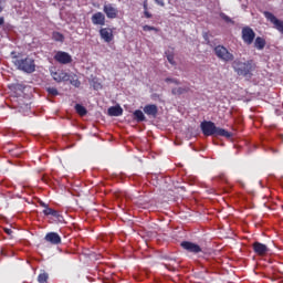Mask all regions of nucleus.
I'll list each match as a JSON object with an SVG mask.
<instances>
[{"label": "nucleus", "instance_id": "nucleus-24", "mask_svg": "<svg viewBox=\"0 0 283 283\" xmlns=\"http://www.w3.org/2000/svg\"><path fill=\"white\" fill-rule=\"evenodd\" d=\"M69 81L74 87H81V81H78V77L76 75H70Z\"/></svg>", "mask_w": 283, "mask_h": 283}, {"label": "nucleus", "instance_id": "nucleus-37", "mask_svg": "<svg viewBox=\"0 0 283 283\" xmlns=\"http://www.w3.org/2000/svg\"><path fill=\"white\" fill-rule=\"evenodd\" d=\"M3 23H6V20L3 19V17H0V25H3Z\"/></svg>", "mask_w": 283, "mask_h": 283}, {"label": "nucleus", "instance_id": "nucleus-26", "mask_svg": "<svg viewBox=\"0 0 283 283\" xmlns=\"http://www.w3.org/2000/svg\"><path fill=\"white\" fill-rule=\"evenodd\" d=\"M143 30H144V32H158V29L156 28V27H151V25H144L143 27Z\"/></svg>", "mask_w": 283, "mask_h": 283}, {"label": "nucleus", "instance_id": "nucleus-11", "mask_svg": "<svg viewBox=\"0 0 283 283\" xmlns=\"http://www.w3.org/2000/svg\"><path fill=\"white\" fill-rule=\"evenodd\" d=\"M252 249H253L254 253L256 255H259L260 258H264V255H266V253H269V247L264 243H261L260 241H255L252 244Z\"/></svg>", "mask_w": 283, "mask_h": 283}, {"label": "nucleus", "instance_id": "nucleus-2", "mask_svg": "<svg viewBox=\"0 0 283 283\" xmlns=\"http://www.w3.org/2000/svg\"><path fill=\"white\" fill-rule=\"evenodd\" d=\"M11 59L13 65L17 70H20V72H24L25 74H34V72H36V63L34 62V59L30 56L23 57L21 53L17 54L15 51L11 52Z\"/></svg>", "mask_w": 283, "mask_h": 283}, {"label": "nucleus", "instance_id": "nucleus-10", "mask_svg": "<svg viewBox=\"0 0 283 283\" xmlns=\"http://www.w3.org/2000/svg\"><path fill=\"white\" fill-rule=\"evenodd\" d=\"M265 19H268V21H271L274 25V28H276L281 34H283V21L277 19L273 13L265 11L263 12Z\"/></svg>", "mask_w": 283, "mask_h": 283}, {"label": "nucleus", "instance_id": "nucleus-4", "mask_svg": "<svg viewBox=\"0 0 283 283\" xmlns=\"http://www.w3.org/2000/svg\"><path fill=\"white\" fill-rule=\"evenodd\" d=\"M201 132L203 136H222L223 138H231L232 136L227 129L217 127L213 122H202Z\"/></svg>", "mask_w": 283, "mask_h": 283}, {"label": "nucleus", "instance_id": "nucleus-15", "mask_svg": "<svg viewBox=\"0 0 283 283\" xmlns=\"http://www.w3.org/2000/svg\"><path fill=\"white\" fill-rule=\"evenodd\" d=\"M91 21L93 25H105V15L98 11L92 15Z\"/></svg>", "mask_w": 283, "mask_h": 283}, {"label": "nucleus", "instance_id": "nucleus-30", "mask_svg": "<svg viewBox=\"0 0 283 283\" xmlns=\"http://www.w3.org/2000/svg\"><path fill=\"white\" fill-rule=\"evenodd\" d=\"M167 61L170 63V65H176V61H174V53L167 54Z\"/></svg>", "mask_w": 283, "mask_h": 283}, {"label": "nucleus", "instance_id": "nucleus-8", "mask_svg": "<svg viewBox=\"0 0 283 283\" xmlns=\"http://www.w3.org/2000/svg\"><path fill=\"white\" fill-rule=\"evenodd\" d=\"M54 61L61 63V65H67L72 63V55L65 51H57L54 55Z\"/></svg>", "mask_w": 283, "mask_h": 283}, {"label": "nucleus", "instance_id": "nucleus-21", "mask_svg": "<svg viewBox=\"0 0 283 283\" xmlns=\"http://www.w3.org/2000/svg\"><path fill=\"white\" fill-rule=\"evenodd\" d=\"M44 216H52L53 218H61L59 211L50 208L49 206L43 210Z\"/></svg>", "mask_w": 283, "mask_h": 283}, {"label": "nucleus", "instance_id": "nucleus-36", "mask_svg": "<svg viewBox=\"0 0 283 283\" xmlns=\"http://www.w3.org/2000/svg\"><path fill=\"white\" fill-rule=\"evenodd\" d=\"M148 10V4H147V0L144 1V11Z\"/></svg>", "mask_w": 283, "mask_h": 283}, {"label": "nucleus", "instance_id": "nucleus-34", "mask_svg": "<svg viewBox=\"0 0 283 283\" xmlns=\"http://www.w3.org/2000/svg\"><path fill=\"white\" fill-rule=\"evenodd\" d=\"M146 19H151V13L148 10L144 11Z\"/></svg>", "mask_w": 283, "mask_h": 283}, {"label": "nucleus", "instance_id": "nucleus-38", "mask_svg": "<svg viewBox=\"0 0 283 283\" xmlns=\"http://www.w3.org/2000/svg\"><path fill=\"white\" fill-rule=\"evenodd\" d=\"M0 12H3V7L0 6Z\"/></svg>", "mask_w": 283, "mask_h": 283}, {"label": "nucleus", "instance_id": "nucleus-14", "mask_svg": "<svg viewBox=\"0 0 283 283\" xmlns=\"http://www.w3.org/2000/svg\"><path fill=\"white\" fill-rule=\"evenodd\" d=\"M45 242H49L50 244H61V235L56 232H49L44 237Z\"/></svg>", "mask_w": 283, "mask_h": 283}, {"label": "nucleus", "instance_id": "nucleus-35", "mask_svg": "<svg viewBox=\"0 0 283 283\" xmlns=\"http://www.w3.org/2000/svg\"><path fill=\"white\" fill-rule=\"evenodd\" d=\"M40 207H43L44 209H48V205L43 201H40Z\"/></svg>", "mask_w": 283, "mask_h": 283}, {"label": "nucleus", "instance_id": "nucleus-22", "mask_svg": "<svg viewBox=\"0 0 283 283\" xmlns=\"http://www.w3.org/2000/svg\"><path fill=\"white\" fill-rule=\"evenodd\" d=\"M75 112L78 116H87V108L81 104L75 105Z\"/></svg>", "mask_w": 283, "mask_h": 283}, {"label": "nucleus", "instance_id": "nucleus-18", "mask_svg": "<svg viewBox=\"0 0 283 283\" xmlns=\"http://www.w3.org/2000/svg\"><path fill=\"white\" fill-rule=\"evenodd\" d=\"M108 116H123V107L120 105L111 106L108 108Z\"/></svg>", "mask_w": 283, "mask_h": 283}, {"label": "nucleus", "instance_id": "nucleus-12", "mask_svg": "<svg viewBox=\"0 0 283 283\" xmlns=\"http://www.w3.org/2000/svg\"><path fill=\"white\" fill-rule=\"evenodd\" d=\"M181 247L189 253H202V248L191 241H182Z\"/></svg>", "mask_w": 283, "mask_h": 283}, {"label": "nucleus", "instance_id": "nucleus-5", "mask_svg": "<svg viewBox=\"0 0 283 283\" xmlns=\"http://www.w3.org/2000/svg\"><path fill=\"white\" fill-rule=\"evenodd\" d=\"M214 54L217 59H220V61H223V63H231L235 59L233 53L229 52V49L224 45H217L214 48Z\"/></svg>", "mask_w": 283, "mask_h": 283}, {"label": "nucleus", "instance_id": "nucleus-16", "mask_svg": "<svg viewBox=\"0 0 283 283\" xmlns=\"http://www.w3.org/2000/svg\"><path fill=\"white\" fill-rule=\"evenodd\" d=\"M144 113L147 116H151L153 118H156V116H158V106L155 104H148L144 107Z\"/></svg>", "mask_w": 283, "mask_h": 283}, {"label": "nucleus", "instance_id": "nucleus-33", "mask_svg": "<svg viewBox=\"0 0 283 283\" xmlns=\"http://www.w3.org/2000/svg\"><path fill=\"white\" fill-rule=\"evenodd\" d=\"M4 233H7V235H12L13 231L10 228H4Z\"/></svg>", "mask_w": 283, "mask_h": 283}, {"label": "nucleus", "instance_id": "nucleus-19", "mask_svg": "<svg viewBox=\"0 0 283 283\" xmlns=\"http://www.w3.org/2000/svg\"><path fill=\"white\" fill-rule=\"evenodd\" d=\"M133 116H134V120H136L137 123H145V120H147V118L145 117V114L140 109H136L133 113Z\"/></svg>", "mask_w": 283, "mask_h": 283}, {"label": "nucleus", "instance_id": "nucleus-17", "mask_svg": "<svg viewBox=\"0 0 283 283\" xmlns=\"http://www.w3.org/2000/svg\"><path fill=\"white\" fill-rule=\"evenodd\" d=\"M191 88L189 86H180V87H174L171 90V94L172 96H182V94H188V92H190Z\"/></svg>", "mask_w": 283, "mask_h": 283}, {"label": "nucleus", "instance_id": "nucleus-28", "mask_svg": "<svg viewBox=\"0 0 283 283\" xmlns=\"http://www.w3.org/2000/svg\"><path fill=\"white\" fill-rule=\"evenodd\" d=\"M165 83H174L175 85H180V80L172 78V77H166Z\"/></svg>", "mask_w": 283, "mask_h": 283}, {"label": "nucleus", "instance_id": "nucleus-32", "mask_svg": "<svg viewBox=\"0 0 283 283\" xmlns=\"http://www.w3.org/2000/svg\"><path fill=\"white\" fill-rule=\"evenodd\" d=\"M157 6H160L161 8H165V0H155Z\"/></svg>", "mask_w": 283, "mask_h": 283}, {"label": "nucleus", "instance_id": "nucleus-6", "mask_svg": "<svg viewBox=\"0 0 283 283\" xmlns=\"http://www.w3.org/2000/svg\"><path fill=\"white\" fill-rule=\"evenodd\" d=\"M103 12L106 14L107 19H118V8H116L114 3H105Z\"/></svg>", "mask_w": 283, "mask_h": 283}, {"label": "nucleus", "instance_id": "nucleus-9", "mask_svg": "<svg viewBox=\"0 0 283 283\" xmlns=\"http://www.w3.org/2000/svg\"><path fill=\"white\" fill-rule=\"evenodd\" d=\"M242 39H243V42L247 43V45H251V43L255 41V31H253V29H251L250 27L243 28Z\"/></svg>", "mask_w": 283, "mask_h": 283}, {"label": "nucleus", "instance_id": "nucleus-7", "mask_svg": "<svg viewBox=\"0 0 283 283\" xmlns=\"http://www.w3.org/2000/svg\"><path fill=\"white\" fill-rule=\"evenodd\" d=\"M99 36L104 43H112V41H114V29L109 27L101 28Z\"/></svg>", "mask_w": 283, "mask_h": 283}, {"label": "nucleus", "instance_id": "nucleus-20", "mask_svg": "<svg viewBox=\"0 0 283 283\" xmlns=\"http://www.w3.org/2000/svg\"><path fill=\"white\" fill-rule=\"evenodd\" d=\"M254 46L256 50H264L266 46V40H264V38L258 36L254 41Z\"/></svg>", "mask_w": 283, "mask_h": 283}, {"label": "nucleus", "instance_id": "nucleus-27", "mask_svg": "<svg viewBox=\"0 0 283 283\" xmlns=\"http://www.w3.org/2000/svg\"><path fill=\"white\" fill-rule=\"evenodd\" d=\"M48 94H51V96H59V90L55 87H48L46 88Z\"/></svg>", "mask_w": 283, "mask_h": 283}, {"label": "nucleus", "instance_id": "nucleus-25", "mask_svg": "<svg viewBox=\"0 0 283 283\" xmlns=\"http://www.w3.org/2000/svg\"><path fill=\"white\" fill-rule=\"evenodd\" d=\"M49 279H50V274H48L46 272H42L38 275L39 283H45L48 282Z\"/></svg>", "mask_w": 283, "mask_h": 283}, {"label": "nucleus", "instance_id": "nucleus-13", "mask_svg": "<svg viewBox=\"0 0 283 283\" xmlns=\"http://www.w3.org/2000/svg\"><path fill=\"white\" fill-rule=\"evenodd\" d=\"M51 76L56 83H63L65 81H70V74L65 71L52 72Z\"/></svg>", "mask_w": 283, "mask_h": 283}, {"label": "nucleus", "instance_id": "nucleus-31", "mask_svg": "<svg viewBox=\"0 0 283 283\" xmlns=\"http://www.w3.org/2000/svg\"><path fill=\"white\" fill-rule=\"evenodd\" d=\"M12 156H21V150L19 148L9 150Z\"/></svg>", "mask_w": 283, "mask_h": 283}, {"label": "nucleus", "instance_id": "nucleus-23", "mask_svg": "<svg viewBox=\"0 0 283 283\" xmlns=\"http://www.w3.org/2000/svg\"><path fill=\"white\" fill-rule=\"evenodd\" d=\"M52 39L60 43H63L65 41V35H63L61 32H53Z\"/></svg>", "mask_w": 283, "mask_h": 283}, {"label": "nucleus", "instance_id": "nucleus-3", "mask_svg": "<svg viewBox=\"0 0 283 283\" xmlns=\"http://www.w3.org/2000/svg\"><path fill=\"white\" fill-rule=\"evenodd\" d=\"M232 67L238 76H243V78H253V72H255L258 66L253 60H248L245 62L234 60L232 62Z\"/></svg>", "mask_w": 283, "mask_h": 283}, {"label": "nucleus", "instance_id": "nucleus-29", "mask_svg": "<svg viewBox=\"0 0 283 283\" xmlns=\"http://www.w3.org/2000/svg\"><path fill=\"white\" fill-rule=\"evenodd\" d=\"M220 17L223 21H226V23H235L234 21L231 20V18H229V15H227L226 13H220Z\"/></svg>", "mask_w": 283, "mask_h": 283}, {"label": "nucleus", "instance_id": "nucleus-1", "mask_svg": "<svg viewBox=\"0 0 283 283\" xmlns=\"http://www.w3.org/2000/svg\"><path fill=\"white\" fill-rule=\"evenodd\" d=\"M12 92L11 95V104L13 109H18V112H28L30 109V104L25 102V97L23 96V92L25 86L21 84H12L10 86Z\"/></svg>", "mask_w": 283, "mask_h": 283}]
</instances>
